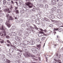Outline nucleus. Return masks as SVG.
Masks as SVG:
<instances>
[{"instance_id":"nucleus-1","label":"nucleus","mask_w":63,"mask_h":63,"mask_svg":"<svg viewBox=\"0 0 63 63\" xmlns=\"http://www.w3.org/2000/svg\"><path fill=\"white\" fill-rule=\"evenodd\" d=\"M25 4L28 6L30 8H32L33 7V4L30 2H28L25 3Z\"/></svg>"},{"instance_id":"nucleus-2","label":"nucleus","mask_w":63,"mask_h":63,"mask_svg":"<svg viewBox=\"0 0 63 63\" xmlns=\"http://www.w3.org/2000/svg\"><path fill=\"white\" fill-rule=\"evenodd\" d=\"M24 56L25 57H30V56L34 57V56L32 55V54H30L29 53L25 54Z\"/></svg>"},{"instance_id":"nucleus-3","label":"nucleus","mask_w":63,"mask_h":63,"mask_svg":"<svg viewBox=\"0 0 63 63\" xmlns=\"http://www.w3.org/2000/svg\"><path fill=\"white\" fill-rule=\"evenodd\" d=\"M39 33L38 34V36H39V37H42V36H45L46 35V34H43V35H42V34H45V33L42 32H39Z\"/></svg>"},{"instance_id":"nucleus-4","label":"nucleus","mask_w":63,"mask_h":63,"mask_svg":"<svg viewBox=\"0 0 63 63\" xmlns=\"http://www.w3.org/2000/svg\"><path fill=\"white\" fill-rule=\"evenodd\" d=\"M5 24L7 25V26H8V28H10L11 26V24L10 23V21H7L5 23Z\"/></svg>"},{"instance_id":"nucleus-5","label":"nucleus","mask_w":63,"mask_h":63,"mask_svg":"<svg viewBox=\"0 0 63 63\" xmlns=\"http://www.w3.org/2000/svg\"><path fill=\"white\" fill-rule=\"evenodd\" d=\"M51 3L53 5H55L56 4V0H51Z\"/></svg>"},{"instance_id":"nucleus-6","label":"nucleus","mask_w":63,"mask_h":63,"mask_svg":"<svg viewBox=\"0 0 63 63\" xmlns=\"http://www.w3.org/2000/svg\"><path fill=\"white\" fill-rule=\"evenodd\" d=\"M4 11L5 12H7L8 13H11V11L10 10V9H9V8H8L5 9L4 10Z\"/></svg>"},{"instance_id":"nucleus-7","label":"nucleus","mask_w":63,"mask_h":63,"mask_svg":"<svg viewBox=\"0 0 63 63\" xmlns=\"http://www.w3.org/2000/svg\"><path fill=\"white\" fill-rule=\"evenodd\" d=\"M8 20L9 21V20H14V18L12 17L11 16H9L8 18Z\"/></svg>"},{"instance_id":"nucleus-8","label":"nucleus","mask_w":63,"mask_h":63,"mask_svg":"<svg viewBox=\"0 0 63 63\" xmlns=\"http://www.w3.org/2000/svg\"><path fill=\"white\" fill-rule=\"evenodd\" d=\"M32 52L33 53H36L37 52V50L36 49L34 48H32Z\"/></svg>"},{"instance_id":"nucleus-9","label":"nucleus","mask_w":63,"mask_h":63,"mask_svg":"<svg viewBox=\"0 0 63 63\" xmlns=\"http://www.w3.org/2000/svg\"><path fill=\"white\" fill-rule=\"evenodd\" d=\"M14 51V49H13L12 48H10V50H9V52L10 53H13Z\"/></svg>"},{"instance_id":"nucleus-10","label":"nucleus","mask_w":63,"mask_h":63,"mask_svg":"<svg viewBox=\"0 0 63 63\" xmlns=\"http://www.w3.org/2000/svg\"><path fill=\"white\" fill-rule=\"evenodd\" d=\"M49 17H50V18H51V19H53L55 18L54 17V16L53 15H52L51 14L49 16Z\"/></svg>"},{"instance_id":"nucleus-11","label":"nucleus","mask_w":63,"mask_h":63,"mask_svg":"<svg viewBox=\"0 0 63 63\" xmlns=\"http://www.w3.org/2000/svg\"><path fill=\"white\" fill-rule=\"evenodd\" d=\"M51 10L53 12H54L56 10V7L54 6L52 7V8Z\"/></svg>"},{"instance_id":"nucleus-12","label":"nucleus","mask_w":63,"mask_h":63,"mask_svg":"<svg viewBox=\"0 0 63 63\" xmlns=\"http://www.w3.org/2000/svg\"><path fill=\"white\" fill-rule=\"evenodd\" d=\"M38 6L39 8H41L44 7V5L42 4H39L38 5Z\"/></svg>"},{"instance_id":"nucleus-13","label":"nucleus","mask_w":63,"mask_h":63,"mask_svg":"<svg viewBox=\"0 0 63 63\" xmlns=\"http://www.w3.org/2000/svg\"><path fill=\"white\" fill-rule=\"evenodd\" d=\"M11 34L12 36H16V33L14 32H11Z\"/></svg>"},{"instance_id":"nucleus-14","label":"nucleus","mask_w":63,"mask_h":63,"mask_svg":"<svg viewBox=\"0 0 63 63\" xmlns=\"http://www.w3.org/2000/svg\"><path fill=\"white\" fill-rule=\"evenodd\" d=\"M57 12L58 13L60 14V13H61V10L60 9H58L57 10Z\"/></svg>"},{"instance_id":"nucleus-15","label":"nucleus","mask_w":63,"mask_h":63,"mask_svg":"<svg viewBox=\"0 0 63 63\" xmlns=\"http://www.w3.org/2000/svg\"><path fill=\"white\" fill-rule=\"evenodd\" d=\"M41 44L37 45L36 46V47H37L38 48H39V49H40L41 48Z\"/></svg>"},{"instance_id":"nucleus-16","label":"nucleus","mask_w":63,"mask_h":63,"mask_svg":"<svg viewBox=\"0 0 63 63\" xmlns=\"http://www.w3.org/2000/svg\"><path fill=\"white\" fill-rule=\"evenodd\" d=\"M58 5L59 6H63V3L61 2H59L58 3Z\"/></svg>"},{"instance_id":"nucleus-17","label":"nucleus","mask_w":63,"mask_h":63,"mask_svg":"<svg viewBox=\"0 0 63 63\" xmlns=\"http://www.w3.org/2000/svg\"><path fill=\"white\" fill-rule=\"evenodd\" d=\"M11 61L8 59H6V63H10Z\"/></svg>"},{"instance_id":"nucleus-18","label":"nucleus","mask_w":63,"mask_h":63,"mask_svg":"<svg viewBox=\"0 0 63 63\" xmlns=\"http://www.w3.org/2000/svg\"><path fill=\"white\" fill-rule=\"evenodd\" d=\"M57 18H59V19H61L62 18V16L60 15H58Z\"/></svg>"},{"instance_id":"nucleus-19","label":"nucleus","mask_w":63,"mask_h":63,"mask_svg":"<svg viewBox=\"0 0 63 63\" xmlns=\"http://www.w3.org/2000/svg\"><path fill=\"white\" fill-rule=\"evenodd\" d=\"M3 5H6V3H7V1L5 0H3Z\"/></svg>"},{"instance_id":"nucleus-20","label":"nucleus","mask_w":63,"mask_h":63,"mask_svg":"<svg viewBox=\"0 0 63 63\" xmlns=\"http://www.w3.org/2000/svg\"><path fill=\"white\" fill-rule=\"evenodd\" d=\"M17 38H18L17 39H18L19 41H21V40H22V38L21 37H17Z\"/></svg>"},{"instance_id":"nucleus-21","label":"nucleus","mask_w":63,"mask_h":63,"mask_svg":"<svg viewBox=\"0 0 63 63\" xmlns=\"http://www.w3.org/2000/svg\"><path fill=\"white\" fill-rule=\"evenodd\" d=\"M0 29L1 30H4V26H3V25H1Z\"/></svg>"},{"instance_id":"nucleus-22","label":"nucleus","mask_w":63,"mask_h":63,"mask_svg":"<svg viewBox=\"0 0 63 63\" xmlns=\"http://www.w3.org/2000/svg\"><path fill=\"white\" fill-rule=\"evenodd\" d=\"M58 30L60 32H61L62 31V29L61 28H60L59 29H58Z\"/></svg>"},{"instance_id":"nucleus-23","label":"nucleus","mask_w":63,"mask_h":63,"mask_svg":"<svg viewBox=\"0 0 63 63\" xmlns=\"http://www.w3.org/2000/svg\"><path fill=\"white\" fill-rule=\"evenodd\" d=\"M0 41H0V43H1V44H2V43H3L4 41V40L1 39H0Z\"/></svg>"},{"instance_id":"nucleus-24","label":"nucleus","mask_w":63,"mask_h":63,"mask_svg":"<svg viewBox=\"0 0 63 63\" xmlns=\"http://www.w3.org/2000/svg\"><path fill=\"white\" fill-rule=\"evenodd\" d=\"M14 12H16V14H19V11H18V10H17L16 11L15 10H14Z\"/></svg>"},{"instance_id":"nucleus-25","label":"nucleus","mask_w":63,"mask_h":63,"mask_svg":"<svg viewBox=\"0 0 63 63\" xmlns=\"http://www.w3.org/2000/svg\"><path fill=\"white\" fill-rule=\"evenodd\" d=\"M33 25L35 27V28L36 30H38V28L37 27V26H36V25Z\"/></svg>"},{"instance_id":"nucleus-26","label":"nucleus","mask_w":63,"mask_h":63,"mask_svg":"<svg viewBox=\"0 0 63 63\" xmlns=\"http://www.w3.org/2000/svg\"><path fill=\"white\" fill-rule=\"evenodd\" d=\"M15 63H20V61H16L15 62Z\"/></svg>"},{"instance_id":"nucleus-27","label":"nucleus","mask_w":63,"mask_h":63,"mask_svg":"<svg viewBox=\"0 0 63 63\" xmlns=\"http://www.w3.org/2000/svg\"><path fill=\"white\" fill-rule=\"evenodd\" d=\"M32 41H29V45H32Z\"/></svg>"},{"instance_id":"nucleus-28","label":"nucleus","mask_w":63,"mask_h":63,"mask_svg":"<svg viewBox=\"0 0 63 63\" xmlns=\"http://www.w3.org/2000/svg\"><path fill=\"white\" fill-rule=\"evenodd\" d=\"M44 20H46V21H48V19H47L46 17H44Z\"/></svg>"},{"instance_id":"nucleus-29","label":"nucleus","mask_w":63,"mask_h":63,"mask_svg":"<svg viewBox=\"0 0 63 63\" xmlns=\"http://www.w3.org/2000/svg\"><path fill=\"white\" fill-rule=\"evenodd\" d=\"M17 32L18 33V34H20L21 32V30H20L18 31Z\"/></svg>"},{"instance_id":"nucleus-30","label":"nucleus","mask_w":63,"mask_h":63,"mask_svg":"<svg viewBox=\"0 0 63 63\" xmlns=\"http://www.w3.org/2000/svg\"><path fill=\"white\" fill-rule=\"evenodd\" d=\"M27 30H29V31H31V30H32L31 28H28V29H27Z\"/></svg>"},{"instance_id":"nucleus-31","label":"nucleus","mask_w":63,"mask_h":63,"mask_svg":"<svg viewBox=\"0 0 63 63\" xmlns=\"http://www.w3.org/2000/svg\"><path fill=\"white\" fill-rule=\"evenodd\" d=\"M45 8L46 9H47V8H48V5L47 4H46L45 6Z\"/></svg>"},{"instance_id":"nucleus-32","label":"nucleus","mask_w":63,"mask_h":63,"mask_svg":"<svg viewBox=\"0 0 63 63\" xmlns=\"http://www.w3.org/2000/svg\"><path fill=\"white\" fill-rule=\"evenodd\" d=\"M58 30V28H54V30L55 31H57Z\"/></svg>"},{"instance_id":"nucleus-33","label":"nucleus","mask_w":63,"mask_h":63,"mask_svg":"<svg viewBox=\"0 0 63 63\" xmlns=\"http://www.w3.org/2000/svg\"><path fill=\"white\" fill-rule=\"evenodd\" d=\"M3 14L2 13H0V17H1V16H3Z\"/></svg>"},{"instance_id":"nucleus-34","label":"nucleus","mask_w":63,"mask_h":63,"mask_svg":"<svg viewBox=\"0 0 63 63\" xmlns=\"http://www.w3.org/2000/svg\"><path fill=\"white\" fill-rule=\"evenodd\" d=\"M20 47H23V46H24V45H23L22 44H20Z\"/></svg>"},{"instance_id":"nucleus-35","label":"nucleus","mask_w":63,"mask_h":63,"mask_svg":"<svg viewBox=\"0 0 63 63\" xmlns=\"http://www.w3.org/2000/svg\"><path fill=\"white\" fill-rule=\"evenodd\" d=\"M6 17H8L9 18V14H7L6 15Z\"/></svg>"},{"instance_id":"nucleus-36","label":"nucleus","mask_w":63,"mask_h":63,"mask_svg":"<svg viewBox=\"0 0 63 63\" xmlns=\"http://www.w3.org/2000/svg\"><path fill=\"white\" fill-rule=\"evenodd\" d=\"M3 21V20L1 19H0V23H1Z\"/></svg>"},{"instance_id":"nucleus-37","label":"nucleus","mask_w":63,"mask_h":63,"mask_svg":"<svg viewBox=\"0 0 63 63\" xmlns=\"http://www.w3.org/2000/svg\"><path fill=\"white\" fill-rule=\"evenodd\" d=\"M50 27H53V25L52 24H51L49 25Z\"/></svg>"},{"instance_id":"nucleus-38","label":"nucleus","mask_w":63,"mask_h":63,"mask_svg":"<svg viewBox=\"0 0 63 63\" xmlns=\"http://www.w3.org/2000/svg\"><path fill=\"white\" fill-rule=\"evenodd\" d=\"M37 17H39V16H40V15L39 14H38L37 15Z\"/></svg>"},{"instance_id":"nucleus-39","label":"nucleus","mask_w":63,"mask_h":63,"mask_svg":"<svg viewBox=\"0 0 63 63\" xmlns=\"http://www.w3.org/2000/svg\"><path fill=\"white\" fill-rule=\"evenodd\" d=\"M36 41L38 42H40V39H37L36 40Z\"/></svg>"},{"instance_id":"nucleus-40","label":"nucleus","mask_w":63,"mask_h":63,"mask_svg":"<svg viewBox=\"0 0 63 63\" xmlns=\"http://www.w3.org/2000/svg\"><path fill=\"white\" fill-rule=\"evenodd\" d=\"M45 38H46V37H42V40H45Z\"/></svg>"},{"instance_id":"nucleus-41","label":"nucleus","mask_w":63,"mask_h":63,"mask_svg":"<svg viewBox=\"0 0 63 63\" xmlns=\"http://www.w3.org/2000/svg\"><path fill=\"white\" fill-rule=\"evenodd\" d=\"M11 3L12 4H14V2L13 1V0H12L11 1Z\"/></svg>"},{"instance_id":"nucleus-42","label":"nucleus","mask_w":63,"mask_h":63,"mask_svg":"<svg viewBox=\"0 0 63 63\" xmlns=\"http://www.w3.org/2000/svg\"><path fill=\"white\" fill-rule=\"evenodd\" d=\"M10 9H12L13 7H12V6L11 5V6L9 8Z\"/></svg>"},{"instance_id":"nucleus-43","label":"nucleus","mask_w":63,"mask_h":63,"mask_svg":"<svg viewBox=\"0 0 63 63\" xmlns=\"http://www.w3.org/2000/svg\"><path fill=\"white\" fill-rule=\"evenodd\" d=\"M44 32L45 33H46V32H47V29L44 30Z\"/></svg>"},{"instance_id":"nucleus-44","label":"nucleus","mask_w":63,"mask_h":63,"mask_svg":"<svg viewBox=\"0 0 63 63\" xmlns=\"http://www.w3.org/2000/svg\"><path fill=\"white\" fill-rule=\"evenodd\" d=\"M46 62H47V60H48V59H47V57H46Z\"/></svg>"},{"instance_id":"nucleus-45","label":"nucleus","mask_w":63,"mask_h":63,"mask_svg":"<svg viewBox=\"0 0 63 63\" xmlns=\"http://www.w3.org/2000/svg\"><path fill=\"white\" fill-rule=\"evenodd\" d=\"M6 38H7V39H9L10 38V37L9 36H6Z\"/></svg>"},{"instance_id":"nucleus-46","label":"nucleus","mask_w":63,"mask_h":63,"mask_svg":"<svg viewBox=\"0 0 63 63\" xmlns=\"http://www.w3.org/2000/svg\"><path fill=\"white\" fill-rule=\"evenodd\" d=\"M17 9H18V8L17 7H16L15 8V10H16H16H17Z\"/></svg>"},{"instance_id":"nucleus-47","label":"nucleus","mask_w":63,"mask_h":63,"mask_svg":"<svg viewBox=\"0 0 63 63\" xmlns=\"http://www.w3.org/2000/svg\"><path fill=\"white\" fill-rule=\"evenodd\" d=\"M18 57H21V55L19 54L18 55Z\"/></svg>"},{"instance_id":"nucleus-48","label":"nucleus","mask_w":63,"mask_h":63,"mask_svg":"<svg viewBox=\"0 0 63 63\" xmlns=\"http://www.w3.org/2000/svg\"><path fill=\"white\" fill-rule=\"evenodd\" d=\"M42 26L43 27H45V25L44 24H42Z\"/></svg>"},{"instance_id":"nucleus-49","label":"nucleus","mask_w":63,"mask_h":63,"mask_svg":"<svg viewBox=\"0 0 63 63\" xmlns=\"http://www.w3.org/2000/svg\"><path fill=\"white\" fill-rule=\"evenodd\" d=\"M40 30L41 31H42V32H44V30H43L42 29H40Z\"/></svg>"},{"instance_id":"nucleus-50","label":"nucleus","mask_w":63,"mask_h":63,"mask_svg":"<svg viewBox=\"0 0 63 63\" xmlns=\"http://www.w3.org/2000/svg\"><path fill=\"white\" fill-rule=\"evenodd\" d=\"M7 42L8 43H10V41L9 40H7Z\"/></svg>"},{"instance_id":"nucleus-51","label":"nucleus","mask_w":63,"mask_h":63,"mask_svg":"<svg viewBox=\"0 0 63 63\" xmlns=\"http://www.w3.org/2000/svg\"><path fill=\"white\" fill-rule=\"evenodd\" d=\"M11 47H14V48H16V47H15V46H13V45H11Z\"/></svg>"},{"instance_id":"nucleus-52","label":"nucleus","mask_w":63,"mask_h":63,"mask_svg":"<svg viewBox=\"0 0 63 63\" xmlns=\"http://www.w3.org/2000/svg\"><path fill=\"white\" fill-rule=\"evenodd\" d=\"M61 54H59V56H58V58H60V56H61Z\"/></svg>"},{"instance_id":"nucleus-53","label":"nucleus","mask_w":63,"mask_h":63,"mask_svg":"<svg viewBox=\"0 0 63 63\" xmlns=\"http://www.w3.org/2000/svg\"><path fill=\"white\" fill-rule=\"evenodd\" d=\"M15 44L16 45H14V46H15V47H17V43H15Z\"/></svg>"},{"instance_id":"nucleus-54","label":"nucleus","mask_w":63,"mask_h":63,"mask_svg":"<svg viewBox=\"0 0 63 63\" xmlns=\"http://www.w3.org/2000/svg\"><path fill=\"white\" fill-rule=\"evenodd\" d=\"M57 38H58V39H59V36L58 35L57 36Z\"/></svg>"},{"instance_id":"nucleus-55","label":"nucleus","mask_w":63,"mask_h":63,"mask_svg":"<svg viewBox=\"0 0 63 63\" xmlns=\"http://www.w3.org/2000/svg\"><path fill=\"white\" fill-rule=\"evenodd\" d=\"M7 46H8V47H9L10 46V44H7Z\"/></svg>"},{"instance_id":"nucleus-56","label":"nucleus","mask_w":63,"mask_h":63,"mask_svg":"<svg viewBox=\"0 0 63 63\" xmlns=\"http://www.w3.org/2000/svg\"><path fill=\"white\" fill-rule=\"evenodd\" d=\"M54 47H56V46H57V44H54Z\"/></svg>"},{"instance_id":"nucleus-57","label":"nucleus","mask_w":63,"mask_h":63,"mask_svg":"<svg viewBox=\"0 0 63 63\" xmlns=\"http://www.w3.org/2000/svg\"><path fill=\"white\" fill-rule=\"evenodd\" d=\"M56 56H58V53H56Z\"/></svg>"},{"instance_id":"nucleus-58","label":"nucleus","mask_w":63,"mask_h":63,"mask_svg":"<svg viewBox=\"0 0 63 63\" xmlns=\"http://www.w3.org/2000/svg\"><path fill=\"white\" fill-rule=\"evenodd\" d=\"M15 19H17V17H15Z\"/></svg>"},{"instance_id":"nucleus-59","label":"nucleus","mask_w":63,"mask_h":63,"mask_svg":"<svg viewBox=\"0 0 63 63\" xmlns=\"http://www.w3.org/2000/svg\"><path fill=\"white\" fill-rule=\"evenodd\" d=\"M54 60L56 62V61H57L56 60V59H54Z\"/></svg>"},{"instance_id":"nucleus-60","label":"nucleus","mask_w":63,"mask_h":63,"mask_svg":"<svg viewBox=\"0 0 63 63\" xmlns=\"http://www.w3.org/2000/svg\"><path fill=\"white\" fill-rule=\"evenodd\" d=\"M1 12H2V11L1 10L0 11V13H1Z\"/></svg>"},{"instance_id":"nucleus-61","label":"nucleus","mask_w":63,"mask_h":63,"mask_svg":"<svg viewBox=\"0 0 63 63\" xmlns=\"http://www.w3.org/2000/svg\"><path fill=\"white\" fill-rule=\"evenodd\" d=\"M15 3H16V4H17V2H15Z\"/></svg>"},{"instance_id":"nucleus-62","label":"nucleus","mask_w":63,"mask_h":63,"mask_svg":"<svg viewBox=\"0 0 63 63\" xmlns=\"http://www.w3.org/2000/svg\"><path fill=\"white\" fill-rule=\"evenodd\" d=\"M38 58H39V60H40V57H39Z\"/></svg>"},{"instance_id":"nucleus-63","label":"nucleus","mask_w":63,"mask_h":63,"mask_svg":"<svg viewBox=\"0 0 63 63\" xmlns=\"http://www.w3.org/2000/svg\"><path fill=\"white\" fill-rule=\"evenodd\" d=\"M1 51V49L0 48V51Z\"/></svg>"},{"instance_id":"nucleus-64","label":"nucleus","mask_w":63,"mask_h":63,"mask_svg":"<svg viewBox=\"0 0 63 63\" xmlns=\"http://www.w3.org/2000/svg\"><path fill=\"white\" fill-rule=\"evenodd\" d=\"M58 1H59V0H57V2H58Z\"/></svg>"}]
</instances>
